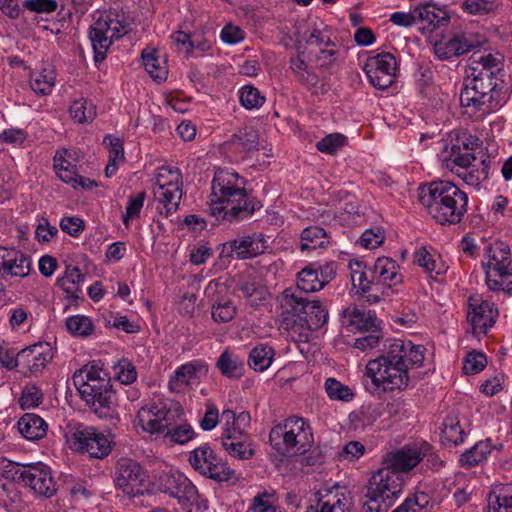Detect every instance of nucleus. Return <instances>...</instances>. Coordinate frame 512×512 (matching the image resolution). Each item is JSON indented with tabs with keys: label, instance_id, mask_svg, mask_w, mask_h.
<instances>
[{
	"label": "nucleus",
	"instance_id": "37",
	"mask_svg": "<svg viewBox=\"0 0 512 512\" xmlns=\"http://www.w3.org/2000/svg\"><path fill=\"white\" fill-rule=\"evenodd\" d=\"M492 452V444L489 439L477 442L473 447L466 450L460 458L462 466L473 467L485 460Z\"/></svg>",
	"mask_w": 512,
	"mask_h": 512
},
{
	"label": "nucleus",
	"instance_id": "16",
	"mask_svg": "<svg viewBox=\"0 0 512 512\" xmlns=\"http://www.w3.org/2000/svg\"><path fill=\"white\" fill-rule=\"evenodd\" d=\"M266 240L261 234H247L222 244L220 256L233 259H251L266 250Z\"/></svg>",
	"mask_w": 512,
	"mask_h": 512
},
{
	"label": "nucleus",
	"instance_id": "22",
	"mask_svg": "<svg viewBox=\"0 0 512 512\" xmlns=\"http://www.w3.org/2000/svg\"><path fill=\"white\" fill-rule=\"evenodd\" d=\"M328 319V312L318 300H309L305 311L299 317L302 329L299 332H291L290 338L293 341H303L308 338L309 331H316L321 328Z\"/></svg>",
	"mask_w": 512,
	"mask_h": 512
},
{
	"label": "nucleus",
	"instance_id": "49",
	"mask_svg": "<svg viewBox=\"0 0 512 512\" xmlns=\"http://www.w3.org/2000/svg\"><path fill=\"white\" fill-rule=\"evenodd\" d=\"M235 314L236 307L230 299L218 297L213 300L212 317L216 322H229L234 318Z\"/></svg>",
	"mask_w": 512,
	"mask_h": 512
},
{
	"label": "nucleus",
	"instance_id": "7",
	"mask_svg": "<svg viewBox=\"0 0 512 512\" xmlns=\"http://www.w3.org/2000/svg\"><path fill=\"white\" fill-rule=\"evenodd\" d=\"M403 490L402 478L396 471L382 468L369 479L364 495L363 512H387Z\"/></svg>",
	"mask_w": 512,
	"mask_h": 512
},
{
	"label": "nucleus",
	"instance_id": "24",
	"mask_svg": "<svg viewBox=\"0 0 512 512\" xmlns=\"http://www.w3.org/2000/svg\"><path fill=\"white\" fill-rule=\"evenodd\" d=\"M479 44L473 41L467 34H458L449 39H443L434 44V53L440 60H448L461 56Z\"/></svg>",
	"mask_w": 512,
	"mask_h": 512
},
{
	"label": "nucleus",
	"instance_id": "42",
	"mask_svg": "<svg viewBox=\"0 0 512 512\" xmlns=\"http://www.w3.org/2000/svg\"><path fill=\"white\" fill-rule=\"evenodd\" d=\"M162 435L172 443L184 445L194 438L195 432L191 425L181 422L180 417L176 418L175 424L167 427Z\"/></svg>",
	"mask_w": 512,
	"mask_h": 512
},
{
	"label": "nucleus",
	"instance_id": "46",
	"mask_svg": "<svg viewBox=\"0 0 512 512\" xmlns=\"http://www.w3.org/2000/svg\"><path fill=\"white\" fill-rule=\"evenodd\" d=\"M55 84V72L52 69L44 68L41 72L31 75V89L39 95H48Z\"/></svg>",
	"mask_w": 512,
	"mask_h": 512
},
{
	"label": "nucleus",
	"instance_id": "9",
	"mask_svg": "<svg viewBox=\"0 0 512 512\" xmlns=\"http://www.w3.org/2000/svg\"><path fill=\"white\" fill-rule=\"evenodd\" d=\"M66 442L69 447L90 458L103 459L112 451V441L93 426L71 423L66 428Z\"/></svg>",
	"mask_w": 512,
	"mask_h": 512
},
{
	"label": "nucleus",
	"instance_id": "29",
	"mask_svg": "<svg viewBox=\"0 0 512 512\" xmlns=\"http://www.w3.org/2000/svg\"><path fill=\"white\" fill-rule=\"evenodd\" d=\"M341 322L349 331L369 332L376 327L375 318L356 305H351L342 311Z\"/></svg>",
	"mask_w": 512,
	"mask_h": 512
},
{
	"label": "nucleus",
	"instance_id": "15",
	"mask_svg": "<svg viewBox=\"0 0 512 512\" xmlns=\"http://www.w3.org/2000/svg\"><path fill=\"white\" fill-rule=\"evenodd\" d=\"M396 69V59L389 52L369 57L364 65V71L371 85L379 90L387 89L394 83Z\"/></svg>",
	"mask_w": 512,
	"mask_h": 512
},
{
	"label": "nucleus",
	"instance_id": "41",
	"mask_svg": "<svg viewBox=\"0 0 512 512\" xmlns=\"http://www.w3.org/2000/svg\"><path fill=\"white\" fill-rule=\"evenodd\" d=\"M85 276L76 266H67L65 275L57 280V284L71 297H78L81 292L80 283Z\"/></svg>",
	"mask_w": 512,
	"mask_h": 512
},
{
	"label": "nucleus",
	"instance_id": "59",
	"mask_svg": "<svg viewBox=\"0 0 512 512\" xmlns=\"http://www.w3.org/2000/svg\"><path fill=\"white\" fill-rule=\"evenodd\" d=\"M325 502L327 509L331 512H347L349 509V499L345 496L344 493H339L338 491H326Z\"/></svg>",
	"mask_w": 512,
	"mask_h": 512
},
{
	"label": "nucleus",
	"instance_id": "1",
	"mask_svg": "<svg viewBox=\"0 0 512 512\" xmlns=\"http://www.w3.org/2000/svg\"><path fill=\"white\" fill-rule=\"evenodd\" d=\"M424 348L409 340L394 339L388 349L370 359L364 372L365 389L381 396L396 390H405L410 381V371L422 365Z\"/></svg>",
	"mask_w": 512,
	"mask_h": 512
},
{
	"label": "nucleus",
	"instance_id": "19",
	"mask_svg": "<svg viewBox=\"0 0 512 512\" xmlns=\"http://www.w3.org/2000/svg\"><path fill=\"white\" fill-rule=\"evenodd\" d=\"M428 449V442L406 445L385 457V468L396 471L398 474L399 472H409L420 463V455L425 454Z\"/></svg>",
	"mask_w": 512,
	"mask_h": 512
},
{
	"label": "nucleus",
	"instance_id": "25",
	"mask_svg": "<svg viewBox=\"0 0 512 512\" xmlns=\"http://www.w3.org/2000/svg\"><path fill=\"white\" fill-rule=\"evenodd\" d=\"M450 17L447 12L432 4H422L416 7V25L423 34H430L440 27L447 26Z\"/></svg>",
	"mask_w": 512,
	"mask_h": 512
},
{
	"label": "nucleus",
	"instance_id": "36",
	"mask_svg": "<svg viewBox=\"0 0 512 512\" xmlns=\"http://www.w3.org/2000/svg\"><path fill=\"white\" fill-rule=\"evenodd\" d=\"M290 69L295 78L305 87L313 88L318 83V76L308 67L303 53L290 58Z\"/></svg>",
	"mask_w": 512,
	"mask_h": 512
},
{
	"label": "nucleus",
	"instance_id": "17",
	"mask_svg": "<svg viewBox=\"0 0 512 512\" xmlns=\"http://www.w3.org/2000/svg\"><path fill=\"white\" fill-rule=\"evenodd\" d=\"M497 317L498 309L494 303L475 296L469 298L467 321L475 337L486 335L494 326Z\"/></svg>",
	"mask_w": 512,
	"mask_h": 512
},
{
	"label": "nucleus",
	"instance_id": "60",
	"mask_svg": "<svg viewBox=\"0 0 512 512\" xmlns=\"http://www.w3.org/2000/svg\"><path fill=\"white\" fill-rule=\"evenodd\" d=\"M146 193L144 191L132 195L128 199L126 213L123 215V223L126 227L129 226V220L137 218L140 215L141 209L144 205Z\"/></svg>",
	"mask_w": 512,
	"mask_h": 512
},
{
	"label": "nucleus",
	"instance_id": "33",
	"mask_svg": "<svg viewBox=\"0 0 512 512\" xmlns=\"http://www.w3.org/2000/svg\"><path fill=\"white\" fill-rule=\"evenodd\" d=\"M46 422L33 413L24 414L18 421V430L21 435L30 441L43 438L47 433Z\"/></svg>",
	"mask_w": 512,
	"mask_h": 512
},
{
	"label": "nucleus",
	"instance_id": "56",
	"mask_svg": "<svg viewBox=\"0 0 512 512\" xmlns=\"http://www.w3.org/2000/svg\"><path fill=\"white\" fill-rule=\"evenodd\" d=\"M325 389L328 396L334 400L349 401L353 397L351 389L334 378H328L326 380Z\"/></svg>",
	"mask_w": 512,
	"mask_h": 512
},
{
	"label": "nucleus",
	"instance_id": "43",
	"mask_svg": "<svg viewBox=\"0 0 512 512\" xmlns=\"http://www.w3.org/2000/svg\"><path fill=\"white\" fill-rule=\"evenodd\" d=\"M217 367L221 373L229 378H240L243 374V363L233 353L224 351L217 360Z\"/></svg>",
	"mask_w": 512,
	"mask_h": 512
},
{
	"label": "nucleus",
	"instance_id": "44",
	"mask_svg": "<svg viewBox=\"0 0 512 512\" xmlns=\"http://www.w3.org/2000/svg\"><path fill=\"white\" fill-rule=\"evenodd\" d=\"M182 175L178 169L162 166L158 169L155 176V186L153 190L168 189L172 187H182Z\"/></svg>",
	"mask_w": 512,
	"mask_h": 512
},
{
	"label": "nucleus",
	"instance_id": "53",
	"mask_svg": "<svg viewBox=\"0 0 512 512\" xmlns=\"http://www.w3.org/2000/svg\"><path fill=\"white\" fill-rule=\"evenodd\" d=\"M499 6L498 0H465L462 3L464 12L470 15H486Z\"/></svg>",
	"mask_w": 512,
	"mask_h": 512
},
{
	"label": "nucleus",
	"instance_id": "55",
	"mask_svg": "<svg viewBox=\"0 0 512 512\" xmlns=\"http://www.w3.org/2000/svg\"><path fill=\"white\" fill-rule=\"evenodd\" d=\"M429 504V496L420 492L412 497H407L404 502L395 508L392 512H418L426 508Z\"/></svg>",
	"mask_w": 512,
	"mask_h": 512
},
{
	"label": "nucleus",
	"instance_id": "23",
	"mask_svg": "<svg viewBox=\"0 0 512 512\" xmlns=\"http://www.w3.org/2000/svg\"><path fill=\"white\" fill-rule=\"evenodd\" d=\"M20 366L25 375H37L42 372L52 359V351L48 343H36L19 352Z\"/></svg>",
	"mask_w": 512,
	"mask_h": 512
},
{
	"label": "nucleus",
	"instance_id": "45",
	"mask_svg": "<svg viewBox=\"0 0 512 512\" xmlns=\"http://www.w3.org/2000/svg\"><path fill=\"white\" fill-rule=\"evenodd\" d=\"M142 61L145 70L157 81H164L167 77V70L162 66L154 49H144L142 51Z\"/></svg>",
	"mask_w": 512,
	"mask_h": 512
},
{
	"label": "nucleus",
	"instance_id": "48",
	"mask_svg": "<svg viewBox=\"0 0 512 512\" xmlns=\"http://www.w3.org/2000/svg\"><path fill=\"white\" fill-rule=\"evenodd\" d=\"M67 330L74 336L86 338L94 332L92 320L84 315H74L66 320Z\"/></svg>",
	"mask_w": 512,
	"mask_h": 512
},
{
	"label": "nucleus",
	"instance_id": "4",
	"mask_svg": "<svg viewBox=\"0 0 512 512\" xmlns=\"http://www.w3.org/2000/svg\"><path fill=\"white\" fill-rule=\"evenodd\" d=\"M503 80L493 76V72L470 71L464 79L460 94V104L470 117L483 119L499 110L506 102L502 92Z\"/></svg>",
	"mask_w": 512,
	"mask_h": 512
},
{
	"label": "nucleus",
	"instance_id": "28",
	"mask_svg": "<svg viewBox=\"0 0 512 512\" xmlns=\"http://www.w3.org/2000/svg\"><path fill=\"white\" fill-rule=\"evenodd\" d=\"M206 371H208V367L201 361L183 364L175 370L174 375L170 378L169 388L179 392Z\"/></svg>",
	"mask_w": 512,
	"mask_h": 512
},
{
	"label": "nucleus",
	"instance_id": "51",
	"mask_svg": "<svg viewBox=\"0 0 512 512\" xmlns=\"http://www.w3.org/2000/svg\"><path fill=\"white\" fill-rule=\"evenodd\" d=\"M503 64L500 58L493 56L492 54H488L486 56H481L479 60L474 61L473 65L469 67V71L475 72H493V76L499 77V74L502 72Z\"/></svg>",
	"mask_w": 512,
	"mask_h": 512
},
{
	"label": "nucleus",
	"instance_id": "20",
	"mask_svg": "<svg viewBox=\"0 0 512 512\" xmlns=\"http://www.w3.org/2000/svg\"><path fill=\"white\" fill-rule=\"evenodd\" d=\"M31 270L30 257L15 248L0 247V278H24Z\"/></svg>",
	"mask_w": 512,
	"mask_h": 512
},
{
	"label": "nucleus",
	"instance_id": "39",
	"mask_svg": "<svg viewBox=\"0 0 512 512\" xmlns=\"http://www.w3.org/2000/svg\"><path fill=\"white\" fill-rule=\"evenodd\" d=\"M464 431L459 421L453 417H447L442 423L440 440L445 446H457L464 441Z\"/></svg>",
	"mask_w": 512,
	"mask_h": 512
},
{
	"label": "nucleus",
	"instance_id": "18",
	"mask_svg": "<svg viewBox=\"0 0 512 512\" xmlns=\"http://www.w3.org/2000/svg\"><path fill=\"white\" fill-rule=\"evenodd\" d=\"M480 148L479 139L468 134L462 133L457 137L456 143L452 144L450 149H445L441 153L442 160L446 166L453 170V166L469 168L472 162L476 161L475 151Z\"/></svg>",
	"mask_w": 512,
	"mask_h": 512
},
{
	"label": "nucleus",
	"instance_id": "27",
	"mask_svg": "<svg viewBox=\"0 0 512 512\" xmlns=\"http://www.w3.org/2000/svg\"><path fill=\"white\" fill-rule=\"evenodd\" d=\"M89 38L94 50L95 62L105 59L106 53L113 42L109 33V26H106L104 17H100L90 28Z\"/></svg>",
	"mask_w": 512,
	"mask_h": 512
},
{
	"label": "nucleus",
	"instance_id": "32",
	"mask_svg": "<svg viewBox=\"0 0 512 512\" xmlns=\"http://www.w3.org/2000/svg\"><path fill=\"white\" fill-rule=\"evenodd\" d=\"M487 500L488 512H512V484L495 485Z\"/></svg>",
	"mask_w": 512,
	"mask_h": 512
},
{
	"label": "nucleus",
	"instance_id": "21",
	"mask_svg": "<svg viewBox=\"0 0 512 512\" xmlns=\"http://www.w3.org/2000/svg\"><path fill=\"white\" fill-rule=\"evenodd\" d=\"M23 485L30 487L36 494L46 498L52 497L58 490V485L49 467L41 463L27 465Z\"/></svg>",
	"mask_w": 512,
	"mask_h": 512
},
{
	"label": "nucleus",
	"instance_id": "64",
	"mask_svg": "<svg viewBox=\"0 0 512 512\" xmlns=\"http://www.w3.org/2000/svg\"><path fill=\"white\" fill-rule=\"evenodd\" d=\"M487 364L486 356L481 352L468 353L463 370L466 374H476L482 371Z\"/></svg>",
	"mask_w": 512,
	"mask_h": 512
},
{
	"label": "nucleus",
	"instance_id": "13",
	"mask_svg": "<svg viewBox=\"0 0 512 512\" xmlns=\"http://www.w3.org/2000/svg\"><path fill=\"white\" fill-rule=\"evenodd\" d=\"M114 483L116 488L129 496L143 495L148 487V475L135 460L120 458L115 466Z\"/></svg>",
	"mask_w": 512,
	"mask_h": 512
},
{
	"label": "nucleus",
	"instance_id": "58",
	"mask_svg": "<svg viewBox=\"0 0 512 512\" xmlns=\"http://www.w3.org/2000/svg\"><path fill=\"white\" fill-rule=\"evenodd\" d=\"M346 138L339 133H332L316 143V148L323 153L333 154L342 148L345 144Z\"/></svg>",
	"mask_w": 512,
	"mask_h": 512
},
{
	"label": "nucleus",
	"instance_id": "3",
	"mask_svg": "<svg viewBox=\"0 0 512 512\" xmlns=\"http://www.w3.org/2000/svg\"><path fill=\"white\" fill-rule=\"evenodd\" d=\"M418 199L441 225L458 224L467 212V194L450 181L438 180L420 186Z\"/></svg>",
	"mask_w": 512,
	"mask_h": 512
},
{
	"label": "nucleus",
	"instance_id": "38",
	"mask_svg": "<svg viewBox=\"0 0 512 512\" xmlns=\"http://www.w3.org/2000/svg\"><path fill=\"white\" fill-rule=\"evenodd\" d=\"M274 349L267 344L255 346L249 353L248 364L255 371H265L273 361Z\"/></svg>",
	"mask_w": 512,
	"mask_h": 512
},
{
	"label": "nucleus",
	"instance_id": "34",
	"mask_svg": "<svg viewBox=\"0 0 512 512\" xmlns=\"http://www.w3.org/2000/svg\"><path fill=\"white\" fill-rule=\"evenodd\" d=\"M155 199L158 202V211L160 215L168 217L175 213L179 207L182 198V187H172L168 189L153 190Z\"/></svg>",
	"mask_w": 512,
	"mask_h": 512
},
{
	"label": "nucleus",
	"instance_id": "14",
	"mask_svg": "<svg viewBox=\"0 0 512 512\" xmlns=\"http://www.w3.org/2000/svg\"><path fill=\"white\" fill-rule=\"evenodd\" d=\"M305 293L298 288H286L279 297L281 313L279 315V330L287 333L288 337L291 332H299L302 329L299 317L305 311L306 304L309 299Z\"/></svg>",
	"mask_w": 512,
	"mask_h": 512
},
{
	"label": "nucleus",
	"instance_id": "31",
	"mask_svg": "<svg viewBox=\"0 0 512 512\" xmlns=\"http://www.w3.org/2000/svg\"><path fill=\"white\" fill-rule=\"evenodd\" d=\"M237 434L239 436L221 437L222 447L233 458L239 460L251 459L255 451L249 434Z\"/></svg>",
	"mask_w": 512,
	"mask_h": 512
},
{
	"label": "nucleus",
	"instance_id": "8",
	"mask_svg": "<svg viewBox=\"0 0 512 512\" xmlns=\"http://www.w3.org/2000/svg\"><path fill=\"white\" fill-rule=\"evenodd\" d=\"M482 267L485 281L491 291H512V260L511 250L507 243L495 241L485 248Z\"/></svg>",
	"mask_w": 512,
	"mask_h": 512
},
{
	"label": "nucleus",
	"instance_id": "52",
	"mask_svg": "<svg viewBox=\"0 0 512 512\" xmlns=\"http://www.w3.org/2000/svg\"><path fill=\"white\" fill-rule=\"evenodd\" d=\"M239 98L241 104L246 109L260 108L265 102V97L260 93V91L256 87L251 85L243 86L240 89Z\"/></svg>",
	"mask_w": 512,
	"mask_h": 512
},
{
	"label": "nucleus",
	"instance_id": "62",
	"mask_svg": "<svg viewBox=\"0 0 512 512\" xmlns=\"http://www.w3.org/2000/svg\"><path fill=\"white\" fill-rule=\"evenodd\" d=\"M237 290H239L243 296L247 299L255 297L254 300H261L265 298L266 290L263 286L259 285L255 281L241 280L236 284Z\"/></svg>",
	"mask_w": 512,
	"mask_h": 512
},
{
	"label": "nucleus",
	"instance_id": "57",
	"mask_svg": "<svg viewBox=\"0 0 512 512\" xmlns=\"http://www.w3.org/2000/svg\"><path fill=\"white\" fill-rule=\"evenodd\" d=\"M43 394L35 385H27L24 387L19 398L20 407L25 409L35 408L42 402Z\"/></svg>",
	"mask_w": 512,
	"mask_h": 512
},
{
	"label": "nucleus",
	"instance_id": "26",
	"mask_svg": "<svg viewBox=\"0 0 512 512\" xmlns=\"http://www.w3.org/2000/svg\"><path fill=\"white\" fill-rule=\"evenodd\" d=\"M370 274L373 275L376 285L384 284L388 287L402 283L403 279L396 261L387 257L378 258L370 269Z\"/></svg>",
	"mask_w": 512,
	"mask_h": 512
},
{
	"label": "nucleus",
	"instance_id": "63",
	"mask_svg": "<svg viewBox=\"0 0 512 512\" xmlns=\"http://www.w3.org/2000/svg\"><path fill=\"white\" fill-rule=\"evenodd\" d=\"M413 262L429 274L437 269V261L434 255L429 253L425 247H420L414 252Z\"/></svg>",
	"mask_w": 512,
	"mask_h": 512
},
{
	"label": "nucleus",
	"instance_id": "5",
	"mask_svg": "<svg viewBox=\"0 0 512 512\" xmlns=\"http://www.w3.org/2000/svg\"><path fill=\"white\" fill-rule=\"evenodd\" d=\"M81 398L99 418H116V392L107 373L96 364L85 365L73 375Z\"/></svg>",
	"mask_w": 512,
	"mask_h": 512
},
{
	"label": "nucleus",
	"instance_id": "50",
	"mask_svg": "<svg viewBox=\"0 0 512 512\" xmlns=\"http://www.w3.org/2000/svg\"><path fill=\"white\" fill-rule=\"evenodd\" d=\"M26 472L27 465H20L6 458L0 460V475L5 479L23 484Z\"/></svg>",
	"mask_w": 512,
	"mask_h": 512
},
{
	"label": "nucleus",
	"instance_id": "12",
	"mask_svg": "<svg viewBox=\"0 0 512 512\" xmlns=\"http://www.w3.org/2000/svg\"><path fill=\"white\" fill-rule=\"evenodd\" d=\"M188 460L194 470L216 482H227L236 478L235 470L218 457L208 444L192 450Z\"/></svg>",
	"mask_w": 512,
	"mask_h": 512
},
{
	"label": "nucleus",
	"instance_id": "54",
	"mask_svg": "<svg viewBox=\"0 0 512 512\" xmlns=\"http://www.w3.org/2000/svg\"><path fill=\"white\" fill-rule=\"evenodd\" d=\"M115 376L120 383L129 385L136 381L137 371L135 366L126 358L120 359L114 365Z\"/></svg>",
	"mask_w": 512,
	"mask_h": 512
},
{
	"label": "nucleus",
	"instance_id": "6",
	"mask_svg": "<svg viewBox=\"0 0 512 512\" xmlns=\"http://www.w3.org/2000/svg\"><path fill=\"white\" fill-rule=\"evenodd\" d=\"M273 448L282 455H302L314 443L312 428L302 417L291 416L273 427L269 434Z\"/></svg>",
	"mask_w": 512,
	"mask_h": 512
},
{
	"label": "nucleus",
	"instance_id": "47",
	"mask_svg": "<svg viewBox=\"0 0 512 512\" xmlns=\"http://www.w3.org/2000/svg\"><path fill=\"white\" fill-rule=\"evenodd\" d=\"M70 115L77 123L92 121L96 116V107L91 101L81 98L70 106Z\"/></svg>",
	"mask_w": 512,
	"mask_h": 512
},
{
	"label": "nucleus",
	"instance_id": "11",
	"mask_svg": "<svg viewBox=\"0 0 512 512\" xmlns=\"http://www.w3.org/2000/svg\"><path fill=\"white\" fill-rule=\"evenodd\" d=\"M182 415L183 410L178 403L159 400L140 409L138 422L144 431L162 435Z\"/></svg>",
	"mask_w": 512,
	"mask_h": 512
},
{
	"label": "nucleus",
	"instance_id": "35",
	"mask_svg": "<svg viewBox=\"0 0 512 512\" xmlns=\"http://www.w3.org/2000/svg\"><path fill=\"white\" fill-rule=\"evenodd\" d=\"M329 243V237L324 228L312 225L301 232L299 247L302 252H310L317 248L324 249Z\"/></svg>",
	"mask_w": 512,
	"mask_h": 512
},
{
	"label": "nucleus",
	"instance_id": "40",
	"mask_svg": "<svg viewBox=\"0 0 512 512\" xmlns=\"http://www.w3.org/2000/svg\"><path fill=\"white\" fill-rule=\"evenodd\" d=\"M295 287L304 293L319 291L323 288L315 265H309L298 272Z\"/></svg>",
	"mask_w": 512,
	"mask_h": 512
},
{
	"label": "nucleus",
	"instance_id": "61",
	"mask_svg": "<svg viewBox=\"0 0 512 512\" xmlns=\"http://www.w3.org/2000/svg\"><path fill=\"white\" fill-rule=\"evenodd\" d=\"M106 26H109V33L113 40L123 37L130 30V23L124 16H115L114 18L107 16L104 17Z\"/></svg>",
	"mask_w": 512,
	"mask_h": 512
},
{
	"label": "nucleus",
	"instance_id": "2",
	"mask_svg": "<svg viewBox=\"0 0 512 512\" xmlns=\"http://www.w3.org/2000/svg\"><path fill=\"white\" fill-rule=\"evenodd\" d=\"M245 183V179L236 172L224 169L215 172L209 211L217 221L238 222L259 208L258 203L248 197Z\"/></svg>",
	"mask_w": 512,
	"mask_h": 512
},
{
	"label": "nucleus",
	"instance_id": "30",
	"mask_svg": "<svg viewBox=\"0 0 512 512\" xmlns=\"http://www.w3.org/2000/svg\"><path fill=\"white\" fill-rule=\"evenodd\" d=\"M225 145L233 152L243 156L251 151L257 150L259 146L258 131L253 127H244L232 135Z\"/></svg>",
	"mask_w": 512,
	"mask_h": 512
},
{
	"label": "nucleus",
	"instance_id": "10",
	"mask_svg": "<svg viewBox=\"0 0 512 512\" xmlns=\"http://www.w3.org/2000/svg\"><path fill=\"white\" fill-rule=\"evenodd\" d=\"M160 489L178 499L180 512H204L207 501L198 494L192 482L181 473H167L160 477Z\"/></svg>",
	"mask_w": 512,
	"mask_h": 512
}]
</instances>
